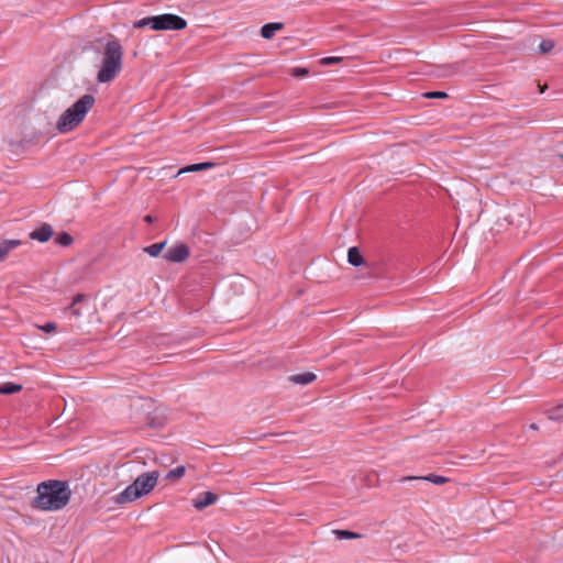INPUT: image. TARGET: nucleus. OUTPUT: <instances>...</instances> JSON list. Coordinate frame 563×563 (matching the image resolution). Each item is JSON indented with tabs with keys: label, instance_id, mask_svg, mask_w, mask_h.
<instances>
[{
	"label": "nucleus",
	"instance_id": "obj_11",
	"mask_svg": "<svg viewBox=\"0 0 563 563\" xmlns=\"http://www.w3.org/2000/svg\"><path fill=\"white\" fill-rule=\"evenodd\" d=\"M283 29L284 24L280 22L267 23L262 26L261 35L266 40H271L277 31H280Z\"/></svg>",
	"mask_w": 563,
	"mask_h": 563
},
{
	"label": "nucleus",
	"instance_id": "obj_24",
	"mask_svg": "<svg viewBox=\"0 0 563 563\" xmlns=\"http://www.w3.org/2000/svg\"><path fill=\"white\" fill-rule=\"evenodd\" d=\"M554 47V43L550 40L542 41L539 45V48L542 53H549Z\"/></svg>",
	"mask_w": 563,
	"mask_h": 563
},
{
	"label": "nucleus",
	"instance_id": "obj_21",
	"mask_svg": "<svg viewBox=\"0 0 563 563\" xmlns=\"http://www.w3.org/2000/svg\"><path fill=\"white\" fill-rule=\"evenodd\" d=\"M548 417L551 420L561 421L563 419L562 406L548 410Z\"/></svg>",
	"mask_w": 563,
	"mask_h": 563
},
{
	"label": "nucleus",
	"instance_id": "obj_30",
	"mask_svg": "<svg viewBox=\"0 0 563 563\" xmlns=\"http://www.w3.org/2000/svg\"><path fill=\"white\" fill-rule=\"evenodd\" d=\"M530 429L538 430V426L536 423H531Z\"/></svg>",
	"mask_w": 563,
	"mask_h": 563
},
{
	"label": "nucleus",
	"instance_id": "obj_10",
	"mask_svg": "<svg viewBox=\"0 0 563 563\" xmlns=\"http://www.w3.org/2000/svg\"><path fill=\"white\" fill-rule=\"evenodd\" d=\"M22 244L21 240H3L0 242V262L4 261L8 254Z\"/></svg>",
	"mask_w": 563,
	"mask_h": 563
},
{
	"label": "nucleus",
	"instance_id": "obj_14",
	"mask_svg": "<svg viewBox=\"0 0 563 563\" xmlns=\"http://www.w3.org/2000/svg\"><path fill=\"white\" fill-rule=\"evenodd\" d=\"M22 390V385L14 383H4L0 385V394L12 395Z\"/></svg>",
	"mask_w": 563,
	"mask_h": 563
},
{
	"label": "nucleus",
	"instance_id": "obj_8",
	"mask_svg": "<svg viewBox=\"0 0 563 563\" xmlns=\"http://www.w3.org/2000/svg\"><path fill=\"white\" fill-rule=\"evenodd\" d=\"M52 235L53 228L47 223H43L41 227L36 228L30 233V238L32 240H36L41 243L47 242Z\"/></svg>",
	"mask_w": 563,
	"mask_h": 563
},
{
	"label": "nucleus",
	"instance_id": "obj_22",
	"mask_svg": "<svg viewBox=\"0 0 563 563\" xmlns=\"http://www.w3.org/2000/svg\"><path fill=\"white\" fill-rule=\"evenodd\" d=\"M342 60H343V57L329 56V57H323L322 59H320V64L323 66H329V65L341 63Z\"/></svg>",
	"mask_w": 563,
	"mask_h": 563
},
{
	"label": "nucleus",
	"instance_id": "obj_1",
	"mask_svg": "<svg viewBox=\"0 0 563 563\" xmlns=\"http://www.w3.org/2000/svg\"><path fill=\"white\" fill-rule=\"evenodd\" d=\"M36 494V497L31 503L33 509L58 511L69 503L71 490L67 482L48 479L37 485Z\"/></svg>",
	"mask_w": 563,
	"mask_h": 563
},
{
	"label": "nucleus",
	"instance_id": "obj_20",
	"mask_svg": "<svg viewBox=\"0 0 563 563\" xmlns=\"http://www.w3.org/2000/svg\"><path fill=\"white\" fill-rule=\"evenodd\" d=\"M153 21H155V15L146 16L141 20H137L133 23L134 29H143L150 26L153 30Z\"/></svg>",
	"mask_w": 563,
	"mask_h": 563
},
{
	"label": "nucleus",
	"instance_id": "obj_26",
	"mask_svg": "<svg viewBox=\"0 0 563 563\" xmlns=\"http://www.w3.org/2000/svg\"><path fill=\"white\" fill-rule=\"evenodd\" d=\"M291 75L295 77H303L308 75V69L303 67H295L291 70Z\"/></svg>",
	"mask_w": 563,
	"mask_h": 563
},
{
	"label": "nucleus",
	"instance_id": "obj_28",
	"mask_svg": "<svg viewBox=\"0 0 563 563\" xmlns=\"http://www.w3.org/2000/svg\"><path fill=\"white\" fill-rule=\"evenodd\" d=\"M143 220L146 222V223H152L155 221V218L152 216V214H146Z\"/></svg>",
	"mask_w": 563,
	"mask_h": 563
},
{
	"label": "nucleus",
	"instance_id": "obj_2",
	"mask_svg": "<svg viewBox=\"0 0 563 563\" xmlns=\"http://www.w3.org/2000/svg\"><path fill=\"white\" fill-rule=\"evenodd\" d=\"M123 47L118 38L110 35L106 43L101 65L97 74V81L106 84L112 81L122 70Z\"/></svg>",
	"mask_w": 563,
	"mask_h": 563
},
{
	"label": "nucleus",
	"instance_id": "obj_6",
	"mask_svg": "<svg viewBox=\"0 0 563 563\" xmlns=\"http://www.w3.org/2000/svg\"><path fill=\"white\" fill-rule=\"evenodd\" d=\"M190 255V250L185 243H177L170 246L164 254V258L170 263H183Z\"/></svg>",
	"mask_w": 563,
	"mask_h": 563
},
{
	"label": "nucleus",
	"instance_id": "obj_17",
	"mask_svg": "<svg viewBox=\"0 0 563 563\" xmlns=\"http://www.w3.org/2000/svg\"><path fill=\"white\" fill-rule=\"evenodd\" d=\"M166 245V241L154 243L144 249V252L147 253L152 257H157L161 252L164 250Z\"/></svg>",
	"mask_w": 563,
	"mask_h": 563
},
{
	"label": "nucleus",
	"instance_id": "obj_16",
	"mask_svg": "<svg viewBox=\"0 0 563 563\" xmlns=\"http://www.w3.org/2000/svg\"><path fill=\"white\" fill-rule=\"evenodd\" d=\"M185 466L183 465H179V466H176L175 468L170 470L167 474H166V479L169 481V482H177L178 479H180L184 475H185Z\"/></svg>",
	"mask_w": 563,
	"mask_h": 563
},
{
	"label": "nucleus",
	"instance_id": "obj_3",
	"mask_svg": "<svg viewBox=\"0 0 563 563\" xmlns=\"http://www.w3.org/2000/svg\"><path fill=\"white\" fill-rule=\"evenodd\" d=\"M95 102L96 99L92 95L86 93L81 96L59 115L56 122V130L59 133H68L77 129L92 109Z\"/></svg>",
	"mask_w": 563,
	"mask_h": 563
},
{
	"label": "nucleus",
	"instance_id": "obj_9",
	"mask_svg": "<svg viewBox=\"0 0 563 563\" xmlns=\"http://www.w3.org/2000/svg\"><path fill=\"white\" fill-rule=\"evenodd\" d=\"M317 379V375L312 372L294 374L288 377V380L296 385H309Z\"/></svg>",
	"mask_w": 563,
	"mask_h": 563
},
{
	"label": "nucleus",
	"instance_id": "obj_13",
	"mask_svg": "<svg viewBox=\"0 0 563 563\" xmlns=\"http://www.w3.org/2000/svg\"><path fill=\"white\" fill-rule=\"evenodd\" d=\"M347 262L352 265V266H361L364 264V257L363 255L361 254L358 247L356 246H352L347 251Z\"/></svg>",
	"mask_w": 563,
	"mask_h": 563
},
{
	"label": "nucleus",
	"instance_id": "obj_19",
	"mask_svg": "<svg viewBox=\"0 0 563 563\" xmlns=\"http://www.w3.org/2000/svg\"><path fill=\"white\" fill-rule=\"evenodd\" d=\"M73 241V236L67 232H60L55 238V242L62 246H69Z\"/></svg>",
	"mask_w": 563,
	"mask_h": 563
},
{
	"label": "nucleus",
	"instance_id": "obj_18",
	"mask_svg": "<svg viewBox=\"0 0 563 563\" xmlns=\"http://www.w3.org/2000/svg\"><path fill=\"white\" fill-rule=\"evenodd\" d=\"M333 533H334V536H335V538L338 540H347V539H357V538H360L358 533H355V532L350 531V530L335 529V530H333Z\"/></svg>",
	"mask_w": 563,
	"mask_h": 563
},
{
	"label": "nucleus",
	"instance_id": "obj_4",
	"mask_svg": "<svg viewBox=\"0 0 563 563\" xmlns=\"http://www.w3.org/2000/svg\"><path fill=\"white\" fill-rule=\"evenodd\" d=\"M158 477V471L140 474L131 485L115 497V501L118 504L131 503L144 495H147L156 486Z\"/></svg>",
	"mask_w": 563,
	"mask_h": 563
},
{
	"label": "nucleus",
	"instance_id": "obj_15",
	"mask_svg": "<svg viewBox=\"0 0 563 563\" xmlns=\"http://www.w3.org/2000/svg\"><path fill=\"white\" fill-rule=\"evenodd\" d=\"M214 166H216L214 163L202 162V163H197V164L189 165V166L185 167L184 169H181L180 173L199 172V170H205V169L212 168Z\"/></svg>",
	"mask_w": 563,
	"mask_h": 563
},
{
	"label": "nucleus",
	"instance_id": "obj_23",
	"mask_svg": "<svg viewBox=\"0 0 563 563\" xmlns=\"http://www.w3.org/2000/svg\"><path fill=\"white\" fill-rule=\"evenodd\" d=\"M423 97L428 98V99H433V98L445 99L449 96L445 91H429V92L423 93Z\"/></svg>",
	"mask_w": 563,
	"mask_h": 563
},
{
	"label": "nucleus",
	"instance_id": "obj_5",
	"mask_svg": "<svg viewBox=\"0 0 563 563\" xmlns=\"http://www.w3.org/2000/svg\"><path fill=\"white\" fill-rule=\"evenodd\" d=\"M187 21L173 13H164L159 15H155V21H153V30L155 31H180L186 29Z\"/></svg>",
	"mask_w": 563,
	"mask_h": 563
},
{
	"label": "nucleus",
	"instance_id": "obj_7",
	"mask_svg": "<svg viewBox=\"0 0 563 563\" xmlns=\"http://www.w3.org/2000/svg\"><path fill=\"white\" fill-rule=\"evenodd\" d=\"M218 495L212 492H205L199 494L197 498L192 500V505L197 510H202L208 506L216 504Z\"/></svg>",
	"mask_w": 563,
	"mask_h": 563
},
{
	"label": "nucleus",
	"instance_id": "obj_27",
	"mask_svg": "<svg viewBox=\"0 0 563 563\" xmlns=\"http://www.w3.org/2000/svg\"><path fill=\"white\" fill-rule=\"evenodd\" d=\"M85 299V295L82 294H77L74 298H73V301L69 306V308H73L75 307L77 303L81 302L82 300Z\"/></svg>",
	"mask_w": 563,
	"mask_h": 563
},
{
	"label": "nucleus",
	"instance_id": "obj_12",
	"mask_svg": "<svg viewBox=\"0 0 563 563\" xmlns=\"http://www.w3.org/2000/svg\"><path fill=\"white\" fill-rule=\"evenodd\" d=\"M413 479L427 481V482L433 483L435 485H441V484L449 482L448 477H444L441 475H435V474H429L428 476H421V477L407 476V477H402L400 481L405 482V481H413Z\"/></svg>",
	"mask_w": 563,
	"mask_h": 563
},
{
	"label": "nucleus",
	"instance_id": "obj_25",
	"mask_svg": "<svg viewBox=\"0 0 563 563\" xmlns=\"http://www.w3.org/2000/svg\"><path fill=\"white\" fill-rule=\"evenodd\" d=\"M42 331L51 333L57 329V324L55 322H46L43 325L38 327Z\"/></svg>",
	"mask_w": 563,
	"mask_h": 563
},
{
	"label": "nucleus",
	"instance_id": "obj_29",
	"mask_svg": "<svg viewBox=\"0 0 563 563\" xmlns=\"http://www.w3.org/2000/svg\"><path fill=\"white\" fill-rule=\"evenodd\" d=\"M71 311H73V314H75L76 317H79L80 316V310L79 309H76L75 307L70 308Z\"/></svg>",
	"mask_w": 563,
	"mask_h": 563
}]
</instances>
